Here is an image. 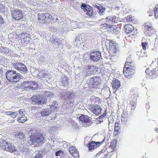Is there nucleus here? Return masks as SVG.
Returning a JSON list of instances; mask_svg holds the SVG:
<instances>
[{"label":"nucleus","mask_w":158,"mask_h":158,"mask_svg":"<svg viewBox=\"0 0 158 158\" xmlns=\"http://www.w3.org/2000/svg\"><path fill=\"white\" fill-rule=\"evenodd\" d=\"M29 135H30V140L28 142L30 145H36L38 143L44 142V134L43 135L40 133L29 132Z\"/></svg>","instance_id":"1"},{"label":"nucleus","mask_w":158,"mask_h":158,"mask_svg":"<svg viewBox=\"0 0 158 158\" xmlns=\"http://www.w3.org/2000/svg\"><path fill=\"white\" fill-rule=\"evenodd\" d=\"M6 75L7 79L10 82H17L20 79L19 74L15 71L8 70L6 72Z\"/></svg>","instance_id":"2"},{"label":"nucleus","mask_w":158,"mask_h":158,"mask_svg":"<svg viewBox=\"0 0 158 158\" xmlns=\"http://www.w3.org/2000/svg\"><path fill=\"white\" fill-rule=\"evenodd\" d=\"M118 45L113 41H110L109 43V53L113 56H116L118 52Z\"/></svg>","instance_id":"3"},{"label":"nucleus","mask_w":158,"mask_h":158,"mask_svg":"<svg viewBox=\"0 0 158 158\" xmlns=\"http://www.w3.org/2000/svg\"><path fill=\"white\" fill-rule=\"evenodd\" d=\"M12 17L16 20H19L23 17L22 11L20 10H14L11 12Z\"/></svg>","instance_id":"4"},{"label":"nucleus","mask_w":158,"mask_h":158,"mask_svg":"<svg viewBox=\"0 0 158 158\" xmlns=\"http://www.w3.org/2000/svg\"><path fill=\"white\" fill-rule=\"evenodd\" d=\"M89 109L92 112L96 115H99L101 112V108L99 105H92L89 106Z\"/></svg>","instance_id":"5"},{"label":"nucleus","mask_w":158,"mask_h":158,"mask_svg":"<svg viewBox=\"0 0 158 158\" xmlns=\"http://www.w3.org/2000/svg\"><path fill=\"white\" fill-rule=\"evenodd\" d=\"M101 56V52L97 51L92 52L89 54L90 59L95 61L99 60Z\"/></svg>","instance_id":"6"},{"label":"nucleus","mask_w":158,"mask_h":158,"mask_svg":"<svg viewBox=\"0 0 158 158\" xmlns=\"http://www.w3.org/2000/svg\"><path fill=\"white\" fill-rule=\"evenodd\" d=\"M134 73V69H131L129 67H124L123 69V73L125 76L127 78H130Z\"/></svg>","instance_id":"7"},{"label":"nucleus","mask_w":158,"mask_h":158,"mask_svg":"<svg viewBox=\"0 0 158 158\" xmlns=\"http://www.w3.org/2000/svg\"><path fill=\"white\" fill-rule=\"evenodd\" d=\"M144 33L147 36H150L154 32V30L152 27V25L149 23H147L145 24L144 28Z\"/></svg>","instance_id":"8"},{"label":"nucleus","mask_w":158,"mask_h":158,"mask_svg":"<svg viewBox=\"0 0 158 158\" xmlns=\"http://www.w3.org/2000/svg\"><path fill=\"white\" fill-rule=\"evenodd\" d=\"M13 65L15 69H16L21 73L23 72H26L27 70V69L25 65L22 63H14Z\"/></svg>","instance_id":"9"},{"label":"nucleus","mask_w":158,"mask_h":158,"mask_svg":"<svg viewBox=\"0 0 158 158\" xmlns=\"http://www.w3.org/2000/svg\"><path fill=\"white\" fill-rule=\"evenodd\" d=\"M73 96V94L70 92H62L60 93V98L63 100H65L67 99L72 98Z\"/></svg>","instance_id":"10"},{"label":"nucleus","mask_w":158,"mask_h":158,"mask_svg":"<svg viewBox=\"0 0 158 158\" xmlns=\"http://www.w3.org/2000/svg\"><path fill=\"white\" fill-rule=\"evenodd\" d=\"M100 79L98 77H94L89 79L87 81V83L89 85H98L99 84Z\"/></svg>","instance_id":"11"},{"label":"nucleus","mask_w":158,"mask_h":158,"mask_svg":"<svg viewBox=\"0 0 158 158\" xmlns=\"http://www.w3.org/2000/svg\"><path fill=\"white\" fill-rule=\"evenodd\" d=\"M103 141L101 142H94L93 141L89 143L88 148L90 151H92V149H94L96 146H99L100 144H102Z\"/></svg>","instance_id":"12"},{"label":"nucleus","mask_w":158,"mask_h":158,"mask_svg":"<svg viewBox=\"0 0 158 158\" xmlns=\"http://www.w3.org/2000/svg\"><path fill=\"white\" fill-rule=\"evenodd\" d=\"M91 118L87 115H81L79 116V119L82 122L86 123L89 125L90 124V122Z\"/></svg>","instance_id":"13"},{"label":"nucleus","mask_w":158,"mask_h":158,"mask_svg":"<svg viewBox=\"0 0 158 158\" xmlns=\"http://www.w3.org/2000/svg\"><path fill=\"white\" fill-rule=\"evenodd\" d=\"M30 83L29 91L31 92L38 89V85L37 83L34 81H30Z\"/></svg>","instance_id":"14"},{"label":"nucleus","mask_w":158,"mask_h":158,"mask_svg":"<svg viewBox=\"0 0 158 158\" xmlns=\"http://www.w3.org/2000/svg\"><path fill=\"white\" fill-rule=\"evenodd\" d=\"M52 112V110L50 108H45L41 110L40 114L43 116H49Z\"/></svg>","instance_id":"15"},{"label":"nucleus","mask_w":158,"mask_h":158,"mask_svg":"<svg viewBox=\"0 0 158 158\" xmlns=\"http://www.w3.org/2000/svg\"><path fill=\"white\" fill-rule=\"evenodd\" d=\"M70 153L73 156H78L79 154L77 150L73 146L70 147L69 149Z\"/></svg>","instance_id":"16"},{"label":"nucleus","mask_w":158,"mask_h":158,"mask_svg":"<svg viewBox=\"0 0 158 158\" xmlns=\"http://www.w3.org/2000/svg\"><path fill=\"white\" fill-rule=\"evenodd\" d=\"M31 84L30 81H24L22 82L21 85L23 87V88L25 90L29 91L30 85Z\"/></svg>","instance_id":"17"},{"label":"nucleus","mask_w":158,"mask_h":158,"mask_svg":"<svg viewBox=\"0 0 158 158\" xmlns=\"http://www.w3.org/2000/svg\"><path fill=\"white\" fill-rule=\"evenodd\" d=\"M124 27L125 32L127 34L131 32L134 29L132 25L130 24H127L124 26Z\"/></svg>","instance_id":"18"},{"label":"nucleus","mask_w":158,"mask_h":158,"mask_svg":"<svg viewBox=\"0 0 158 158\" xmlns=\"http://www.w3.org/2000/svg\"><path fill=\"white\" fill-rule=\"evenodd\" d=\"M130 59L129 57H128L127 58V60L125 64V67H129L131 69L133 68L135 69L134 68V65L135 64H134V62L132 61H128V60Z\"/></svg>","instance_id":"19"},{"label":"nucleus","mask_w":158,"mask_h":158,"mask_svg":"<svg viewBox=\"0 0 158 158\" xmlns=\"http://www.w3.org/2000/svg\"><path fill=\"white\" fill-rule=\"evenodd\" d=\"M112 85L113 89H117L120 86V81L117 79H115L112 82Z\"/></svg>","instance_id":"20"},{"label":"nucleus","mask_w":158,"mask_h":158,"mask_svg":"<svg viewBox=\"0 0 158 158\" xmlns=\"http://www.w3.org/2000/svg\"><path fill=\"white\" fill-rule=\"evenodd\" d=\"M136 95H132L131 97V101L130 102V104L132 106V107L135 108L136 106Z\"/></svg>","instance_id":"21"},{"label":"nucleus","mask_w":158,"mask_h":158,"mask_svg":"<svg viewBox=\"0 0 158 158\" xmlns=\"http://www.w3.org/2000/svg\"><path fill=\"white\" fill-rule=\"evenodd\" d=\"M129 118V117L128 116V114L126 112H123L121 115V120L122 122L126 124Z\"/></svg>","instance_id":"22"},{"label":"nucleus","mask_w":158,"mask_h":158,"mask_svg":"<svg viewBox=\"0 0 158 158\" xmlns=\"http://www.w3.org/2000/svg\"><path fill=\"white\" fill-rule=\"evenodd\" d=\"M95 7L98 9V12L99 13L100 15H103L104 14L106 10V8L103 7L101 5L98 6L97 5L95 6Z\"/></svg>","instance_id":"23"},{"label":"nucleus","mask_w":158,"mask_h":158,"mask_svg":"<svg viewBox=\"0 0 158 158\" xmlns=\"http://www.w3.org/2000/svg\"><path fill=\"white\" fill-rule=\"evenodd\" d=\"M38 105H42L46 102L47 100L45 97H44L42 95H39Z\"/></svg>","instance_id":"24"},{"label":"nucleus","mask_w":158,"mask_h":158,"mask_svg":"<svg viewBox=\"0 0 158 158\" xmlns=\"http://www.w3.org/2000/svg\"><path fill=\"white\" fill-rule=\"evenodd\" d=\"M50 106L49 108L50 109H53V111H56L57 110V104L56 102L54 101L50 103Z\"/></svg>","instance_id":"25"},{"label":"nucleus","mask_w":158,"mask_h":158,"mask_svg":"<svg viewBox=\"0 0 158 158\" xmlns=\"http://www.w3.org/2000/svg\"><path fill=\"white\" fill-rule=\"evenodd\" d=\"M9 144H10V143L7 142L5 140H2L0 145L1 149L6 151V149H7V146H9Z\"/></svg>","instance_id":"26"},{"label":"nucleus","mask_w":158,"mask_h":158,"mask_svg":"<svg viewBox=\"0 0 158 158\" xmlns=\"http://www.w3.org/2000/svg\"><path fill=\"white\" fill-rule=\"evenodd\" d=\"M7 146V149H6V151L11 153H12L16 151V148L11 143L9 144V146Z\"/></svg>","instance_id":"27"},{"label":"nucleus","mask_w":158,"mask_h":158,"mask_svg":"<svg viewBox=\"0 0 158 158\" xmlns=\"http://www.w3.org/2000/svg\"><path fill=\"white\" fill-rule=\"evenodd\" d=\"M24 136V135L21 132H18L15 135V137L17 138L18 140L22 139Z\"/></svg>","instance_id":"28"},{"label":"nucleus","mask_w":158,"mask_h":158,"mask_svg":"<svg viewBox=\"0 0 158 158\" xmlns=\"http://www.w3.org/2000/svg\"><path fill=\"white\" fill-rule=\"evenodd\" d=\"M29 35L27 33L23 32L21 34V38L23 40L25 39V40H24L25 41L27 42L28 40L27 39H30V38L29 37ZM28 42H30L29 40H28Z\"/></svg>","instance_id":"29"},{"label":"nucleus","mask_w":158,"mask_h":158,"mask_svg":"<svg viewBox=\"0 0 158 158\" xmlns=\"http://www.w3.org/2000/svg\"><path fill=\"white\" fill-rule=\"evenodd\" d=\"M86 10L87 11L86 14L87 15L90 16H91L93 15V11L92 10V8L91 6H88L86 7Z\"/></svg>","instance_id":"30"},{"label":"nucleus","mask_w":158,"mask_h":158,"mask_svg":"<svg viewBox=\"0 0 158 158\" xmlns=\"http://www.w3.org/2000/svg\"><path fill=\"white\" fill-rule=\"evenodd\" d=\"M116 17L114 16H109L106 17V19L110 23L113 24L115 23Z\"/></svg>","instance_id":"31"},{"label":"nucleus","mask_w":158,"mask_h":158,"mask_svg":"<svg viewBox=\"0 0 158 158\" xmlns=\"http://www.w3.org/2000/svg\"><path fill=\"white\" fill-rule=\"evenodd\" d=\"M85 69L89 70V71L91 72L90 73H92V74H93L95 73V68L93 66L90 65L85 66Z\"/></svg>","instance_id":"32"},{"label":"nucleus","mask_w":158,"mask_h":158,"mask_svg":"<svg viewBox=\"0 0 158 158\" xmlns=\"http://www.w3.org/2000/svg\"><path fill=\"white\" fill-rule=\"evenodd\" d=\"M45 13H43L40 15L39 17L38 20L40 23H42L45 21Z\"/></svg>","instance_id":"33"},{"label":"nucleus","mask_w":158,"mask_h":158,"mask_svg":"<svg viewBox=\"0 0 158 158\" xmlns=\"http://www.w3.org/2000/svg\"><path fill=\"white\" fill-rule=\"evenodd\" d=\"M27 119V118L24 115L23 116L18 118H17V121L19 123H24L26 121Z\"/></svg>","instance_id":"34"},{"label":"nucleus","mask_w":158,"mask_h":158,"mask_svg":"<svg viewBox=\"0 0 158 158\" xmlns=\"http://www.w3.org/2000/svg\"><path fill=\"white\" fill-rule=\"evenodd\" d=\"M9 52V48L6 47H3L2 46L0 47V52L4 54L8 53Z\"/></svg>","instance_id":"35"},{"label":"nucleus","mask_w":158,"mask_h":158,"mask_svg":"<svg viewBox=\"0 0 158 158\" xmlns=\"http://www.w3.org/2000/svg\"><path fill=\"white\" fill-rule=\"evenodd\" d=\"M38 96L39 95H33L31 98L32 100L34 102L35 104H38Z\"/></svg>","instance_id":"36"},{"label":"nucleus","mask_w":158,"mask_h":158,"mask_svg":"<svg viewBox=\"0 0 158 158\" xmlns=\"http://www.w3.org/2000/svg\"><path fill=\"white\" fill-rule=\"evenodd\" d=\"M68 82V78L67 77H64L62 79L61 81L62 84L64 86H67Z\"/></svg>","instance_id":"37"},{"label":"nucleus","mask_w":158,"mask_h":158,"mask_svg":"<svg viewBox=\"0 0 158 158\" xmlns=\"http://www.w3.org/2000/svg\"><path fill=\"white\" fill-rule=\"evenodd\" d=\"M156 69H154V70H151V76H150L151 78H154L156 77L157 75L156 74Z\"/></svg>","instance_id":"38"},{"label":"nucleus","mask_w":158,"mask_h":158,"mask_svg":"<svg viewBox=\"0 0 158 158\" xmlns=\"http://www.w3.org/2000/svg\"><path fill=\"white\" fill-rule=\"evenodd\" d=\"M155 16L156 18H158V5H156L154 10Z\"/></svg>","instance_id":"39"},{"label":"nucleus","mask_w":158,"mask_h":158,"mask_svg":"<svg viewBox=\"0 0 158 158\" xmlns=\"http://www.w3.org/2000/svg\"><path fill=\"white\" fill-rule=\"evenodd\" d=\"M43 152L42 151L37 152L35 156V158H42L43 157Z\"/></svg>","instance_id":"40"},{"label":"nucleus","mask_w":158,"mask_h":158,"mask_svg":"<svg viewBox=\"0 0 158 158\" xmlns=\"http://www.w3.org/2000/svg\"><path fill=\"white\" fill-rule=\"evenodd\" d=\"M57 127L53 126L52 127L50 128L49 130V131L51 133H52L54 132H57Z\"/></svg>","instance_id":"41"},{"label":"nucleus","mask_w":158,"mask_h":158,"mask_svg":"<svg viewBox=\"0 0 158 158\" xmlns=\"http://www.w3.org/2000/svg\"><path fill=\"white\" fill-rule=\"evenodd\" d=\"M40 76H41L42 77H44L48 75L47 71H45L44 70L41 71L40 73Z\"/></svg>","instance_id":"42"},{"label":"nucleus","mask_w":158,"mask_h":158,"mask_svg":"<svg viewBox=\"0 0 158 158\" xmlns=\"http://www.w3.org/2000/svg\"><path fill=\"white\" fill-rule=\"evenodd\" d=\"M106 152V149L105 148H103L102 149L101 151H100L98 153H97L96 155V156H99L100 155H101L102 154L103 155H106L104 153Z\"/></svg>","instance_id":"43"},{"label":"nucleus","mask_w":158,"mask_h":158,"mask_svg":"<svg viewBox=\"0 0 158 158\" xmlns=\"http://www.w3.org/2000/svg\"><path fill=\"white\" fill-rule=\"evenodd\" d=\"M116 146V143L114 142H111L110 143V145L109 146L110 148H111L112 149H114Z\"/></svg>","instance_id":"44"},{"label":"nucleus","mask_w":158,"mask_h":158,"mask_svg":"<svg viewBox=\"0 0 158 158\" xmlns=\"http://www.w3.org/2000/svg\"><path fill=\"white\" fill-rule=\"evenodd\" d=\"M118 27H116L115 29H113L112 32V33L114 34H117L118 33Z\"/></svg>","instance_id":"45"},{"label":"nucleus","mask_w":158,"mask_h":158,"mask_svg":"<svg viewBox=\"0 0 158 158\" xmlns=\"http://www.w3.org/2000/svg\"><path fill=\"white\" fill-rule=\"evenodd\" d=\"M147 45L148 43L146 42H143L142 43V45L143 49L145 50L146 49V46H147Z\"/></svg>","instance_id":"46"},{"label":"nucleus","mask_w":158,"mask_h":158,"mask_svg":"<svg viewBox=\"0 0 158 158\" xmlns=\"http://www.w3.org/2000/svg\"><path fill=\"white\" fill-rule=\"evenodd\" d=\"M17 115V114L16 112H12L10 114V116L12 118H15L16 117Z\"/></svg>","instance_id":"47"},{"label":"nucleus","mask_w":158,"mask_h":158,"mask_svg":"<svg viewBox=\"0 0 158 158\" xmlns=\"http://www.w3.org/2000/svg\"><path fill=\"white\" fill-rule=\"evenodd\" d=\"M50 94V92L48 91H46L45 92V94L47 97H49L50 98L52 97V95H51Z\"/></svg>","instance_id":"48"},{"label":"nucleus","mask_w":158,"mask_h":158,"mask_svg":"<svg viewBox=\"0 0 158 158\" xmlns=\"http://www.w3.org/2000/svg\"><path fill=\"white\" fill-rule=\"evenodd\" d=\"M153 8H150L149 10L148 11V13H149V16H152L153 15Z\"/></svg>","instance_id":"49"},{"label":"nucleus","mask_w":158,"mask_h":158,"mask_svg":"<svg viewBox=\"0 0 158 158\" xmlns=\"http://www.w3.org/2000/svg\"><path fill=\"white\" fill-rule=\"evenodd\" d=\"M119 124L116 123L114 126V130L118 131L119 129Z\"/></svg>","instance_id":"50"},{"label":"nucleus","mask_w":158,"mask_h":158,"mask_svg":"<svg viewBox=\"0 0 158 158\" xmlns=\"http://www.w3.org/2000/svg\"><path fill=\"white\" fill-rule=\"evenodd\" d=\"M62 154V152L61 150H59L56 152L55 155L56 156H60V155L61 154Z\"/></svg>","instance_id":"51"},{"label":"nucleus","mask_w":158,"mask_h":158,"mask_svg":"<svg viewBox=\"0 0 158 158\" xmlns=\"http://www.w3.org/2000/svg\"><path fill=\"white\" fill-rule=\"evenodd\" d=\"M84 70L86 71V74L85 75V77L87 76L90 75L92 74L90 73L91 72L89 71V70H87V69H85V68L84 69Z\"/></svg>","instance_id":"52"},{"label":"nucleus","mask_w":158,"mask_h":158,"mask_svg":"<svg viewBox=\"0 0 158 158\" xmlns=\"http://www.w3.org/2000/svg\"><path fill=\"white\" fill-rule=\"evenodd\" d=\"M4 21L2 17L0 15V25L4 23Z\"/></svg>","instance_id":"53"},{"label":"nucleus","mask_w":158,"mask_h":158,"mask_svg":"<svg viewBox=\"0 0 158 158\" xmlns=\"http://www.w3.org/2000/svg\"><path fill=\"white\" fill-rule=\"evenodd\" d=\"M87 6H86V5L85 4H81V8L82 9H86V7Z\"/></svg>","instance_id":"54"},{"label":"nucleus","mask_w":158,"mask_h":158,"mask_svg":"<svg viewBox=\"0 0 158 158\" xmlns=\"http://www.w3.org/2000/svg\"><path fill=\"white\" fill-rule=\"evenodd\" d=\"M25 111L24 110L21 109L19 110V113L20 114H25Z\"/></svg>","instance_id":"55"},{"label":"nucleus","mask_w":158,"mask_h":158,"mask_svg":"<svg viewBox=\"0 0 158 158\" xmlns=\"http://www.w3.org/2000/svg\"><path fill=\"white\" fill-rule=\"evenodd\" d=\"M77 23L76 22H73L71 23V26L73 27H76V26H75V25H76Z\"/></svg>","instance_id":"56"},{"label":"nucleus","mask_w":158,"mask_h":158,"mask_svg":"<svg viewBox=\"0 0 158 158\" xmlns=\"http://www.w3.org/2000/svg\"><path fill=\"white\" fill-rule=\"evenodd\" d=\"M145 73H146L147 74H149L151 75V70L150 71H149V69H147L145 70Z\"/></svg>","instance_id":"57"},{"label":"nucleus","mask_w":158,"mask_h":158,"mask_svg":"<svg viewBox=\"0 0 158 158\" xmlns=\"http://www.w3.org/2000/svg\"><path fill=\"white\" fill-rule=\"evenodd\" d=\"M45 19H48L50 18V15L48 13H45Z\"/></svg>","instance_id":"58"},{"label":"nucleus","mask_w":158,"mask_h":158,"mask_svg":"<svg viewBox=\"0 0 158 158\" xmlns=\"http://www.w3.org/2000/svg\"><path fill=\"white\" fill-rule=\"evenodd\" d=\"M4 8V6L0 3V10L2 11Z\"/></svg>","instance_id":"59"},{"label":"nucleus","mask_w":158,"mask_h":158,"mask_svg":"<svg viewBox=\"0 0 158 158\" xmlns=\"http://www.w3.org/2000/svg\"><path fill=\"white\" fill-rule=\"evenodd\" d=\"M73 126L75 128H76L77 127V123H76L74 122V121L73 122Z\"/></svg>","instance_id":"60"},{"label":"nucleus","mask_w":158,"mask_h":158,"mask_svg":"<svg viewBox=\"0 0 158 158\" xmlns=\"http://www.w3.org/2000/svg\"><path fill=\"white\" fill-rule=\"evenodd\" d=\"M69 104V106L70 107H72L73 105V102L71 101H70Z\"/></svg>","instance_id":"61"},{"label":"nucleus","mask_w":158,"mask_h":158,"mask_svg":"<svg viewBox=\"0 0 158 158\" xmlns=\"http://www.w3.org/2000/svg\"><path fill=\"white\" fill-rule=\"evenodd\" d=\"M11 112H6V115H10V114H11Z\"/></svg>","instance_id":"62"},{"label":"nucleus","mask_w":158,"mask_h":158,"mask_svg":"<svg viewBox=\"0 0 158 158\" xmlns=\"http://www.w3.org/2000/svg\"><path fill=\"white\" fill-rule=\"evenodd\" d=\"M146 107L148 109H149V108L150 107V106L148 104V103L147 104H146Z\"/></svg>","instance_id":"63"},{"label":"nucleus","mask_w":158,"mask_h":158,"mask_svg":"<svg viewBox=\"0 0 158 158\" xmlns=\"http://www.w3.org/2000/svg\"><path fill=\"white\" fill-rule=\"evenodd\" d=\"M103 25L104 26H107V27H109V26H110V25L109 24H107L106 23H104V24H103Z\"/></svg>","instance_id":"64"}]
</instances>
